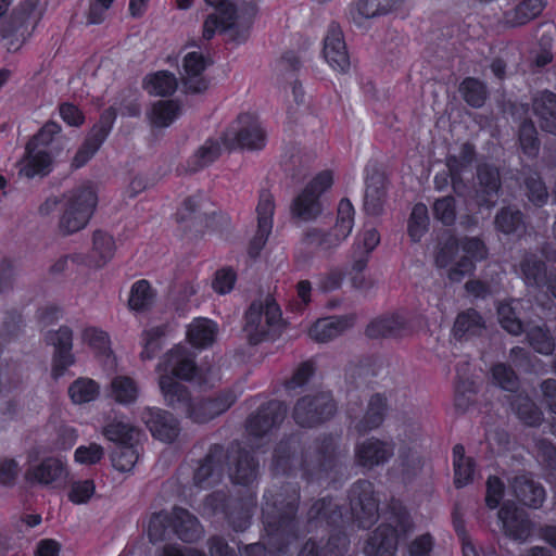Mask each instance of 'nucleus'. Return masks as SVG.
Segmentation results:
<instances>
[{
	"instance_id": "nucleus-1",
	"label": "nucleus",
	"mask_w": 556,
	"mask_h": 556,
	"mask_svg": "<svg viewBox=\"0 0 556 556\" xmlns=\"http://www.w3.org/2000/svg\"><path fill=\"white\" fill-rule=\"evenodd\" d=\"M262 509V522L267 545L262 542L239 547L240 556H285L291 544L301 536V522L298 516L300 507V485L288 483L280 491L267 496Z\"/></svg>"
},
{
	"instance_id": "nucleus-2",
	"label": "nucleus",
	"mask_w": 556,
	"mask_h": 556,
	"mask_svg": "<svg viewBox=\"0 0 556 556\" xmlns=\"http://www.w3.org/2000/svg\"><path fill=\"white\" fill-rule=\"evenodd\" d=\"M307 522H325L331 532L328 538H308L301 545L296 556H343L350 546V538L343 528V506L331 496L316 500L307 511Z\"/></svg>"
},
{
	"instance_id": "nucleus-3",
	"label": "nucleus",
	"mask_w": 556,
	"mask_h": 556,
	"mask_svg": "<svg viewBox=\"0 0 556 556\" xmlns=\"http://www.w3.org/2000/svg\"><path fill=\"white\" fill-rule=\"evenodd\" d=\"M384 518L364 543L363 552L366 556H395L400 536L413 528L410 514L399 500L390 501Z\"/></svg>"
},
{
	"instance_id": "nucleus-4",
	"label": "nucleus",
	"mask_w": 556,
	"mask_h": 556,
	"mask_svg": "<svg viewBox=\"0 0 556 556\" xmlns=\"http://www.w3.org/2000/svg\"><path fill=\"white\" fill-rule=\"evenodd\" d=\"M243 331L250 345L274 342L286 328L282 311L273 298L253 301L244 313Z\"/></svg>"
},
{
	"instance_id": "nucleus-5",
	"label": "nucleus",
	"mask_w": 556,
	"mask_h": 556,
	"mask_svg": "<svg viewBox=\"0 0 556 556\" xmlns=\"http://www.w3.org/2000/svg\"><path fill=\"white\" fill-rule=\"evenodd\" d=\"M204 506L213 515H222L233 531L243 532L252 523L257 495L251 490L240 491L235 495L217 490L205 496Z\"/></svg>"
},
{
	"instance_id": "nucleus-6",
	"label": "nucleus",
	"mask_w": 556,
	"mask_h": 556,
	"mask_svg": "<svg viewBox=\"0 0 556 556\" xmlns=\"http://www.w3.org/2000/svg\"><path fill=\"white\" fill-rule=\"evenodd\" d=\"M338 440L334 434L321 433L313 441V453L305 452L300 460L301 478L308 484H321L338 466Z\"/></svg>"
},
{
	"instance_id": "nucleus-7",
	"label": "nucleus",
	"mask_w": 556,
	"mask_h": 556,
	"mask_svg": "<svg viewBox=\"0 0 556 556\" xmlns=\"http://www.w3.org/2000/svg\"><path fill=\"white\" fill-rule=\"evenodd\" d=\"M203 204L204 195L200 192L187 197L175 214L177 224L197 236L225 230L229 226V217L222 212H202Z\"/></svg>"
},
{
	"instance_id": "nucleus-8",
	"label": "nucleus",
	"mask_w": 556,
	"mask_h": 556,
	"mask_svg": "<svg viewBox=\"0 0 556 556\" xmlns=\"http://www.w3.org/2000/svg\"><path fill=\"white\" fill-rule=\"evenodd\" d=\"M98 204V194L91 186L73 189L60 217L59 227L63 235L75 233L87 226Z\"/></svg>"
},
{
	"instance_id": "nucleus-9",
	"label": "nucleus",
	"mask_w": 556,
	"mask_h": 556,
	"mask_svg": "<svg viewBox=\"0 0 556 556\" xmlns=\"http://www.w3.org/2000/svg\"><path fill=\"white\" fill-rule=\"evenodd\" d=\"M337 402L330 392L306 394L298 399L292 418L301 428H316L329 421L337 413Z\"/></svg>"
},
{
	"instance_id": "nucleus-10",
	"label": "nucleus",
	"mask_w": 556,
	"mask_h": 556,
	"mask_svg": "<svg viewBox=\"0 0 556 556\" xmlns=\"http://www.w3.org/2000/svg\"><path fill=\"white\" fill-rule=\"evenodd\" d=\"M332 185V170L324 169L317 173L293 199L290 207L292 216L302 220L317 218L323 212L320 197L331 189Z\"/></svg>"
},
{
	"instance_id": "nucleus-11",
	"label": "nucleus",
	"mask_w": 556,
	"mask_h": 556,
	"mask_svg": "<svg viewBox=\"0 0 556 556\" xmlns=\"http://www.w3.org/2000/svg\"><path fill=\"white\" fill-rule=\"evenodd\" d=\"M239 128L231 134L226 130L222 134V141L225 149L231 151L235 149L256 151L265 148L267 136L262 127L258 117L253 113H241L237 117Z\"/></svg>"
},
{
	"instance_id": "nucleus-12",
	"label": "nucleus",
	"mask_w": 556,
	"mask_h": 556,
	"mask_svg": "<svg viewBox=\"0 0 556 556\" xmlns=\"http://www.w3.org/2000/svg\"><path fill=\"white\" fill-rule=\"evenodd\" d=\"M350 508L357 527L368 529L378 520L379 498L372 482L359 479L349 490Z\"/></svg>"
},
{
	"instance_id": "nucleus-13",
	"label": "nucleus",
	"mask_w": 556,
	"mask_h": 556,
	"mask_svg": "<svg viewBox=\"0 0 556 556\" xmlns=\"http://www.w3.org/2000/svg\"><path fill=\"white\" fill-rule=\"evenodd\" d=\"M116 118L117 110L114 106H109L101 112L98 122L90 128L73 157L74 168L85 166L94 156L110 136Z\"/></svg>"
},
{
	"instance_id": "nucleus-14",
	"label": "nucleus",
	"mask_w": 556,
	"mask_h": 556,
	"mask_svg": "<svg viewBox=\"0 0 556 556\" xmlns=\"http://www.w3.org/2000/svg\"><path fill=\"white\" fill-rule=\"evenodd\" d=\"M459 248L464 255L447 270V277L453 282H460L466 276L472 275L477 263L489 255L485 242L479 237H460Z\"/></svg>"
},
{
	"instance_id": "nucleus-15",
	"label": "nucleus",
	"mask_w": 556,
	"mask_h": 556,
	"mask_svg": "<svg viewBox=\"0 0 556 556\" xmlns=\"http://www.w3.org/2000/svg\"><path fill=\"white\" fill-rule=\"evenodd\" d=\"M45 341L48 345L54 348L51 377L58 381L75 364V356L72 353L73 330L68 326H61L58 330H49L45 334Z\"/></svg>"
},
{
	"instance_id": "nucleus-16",
	"label": "nucleus",
	"mask_w": 556,
	"mask_h": 556,
	"mask_svg": "<svg viewBox=\"0 0 556 556\" xmlns=\"http://www.w3.org/2000/svg\"><path fill=\"white\" fill-rule=\"evenodd\" d=\"M287 412V405L282 401L270 400L262 404L247 419L245 428L248 433L255 438L265 437L271 430L281 426L286 419Z\"/></svg>"
},
{
	"instance_id": "nucleus-17",
	"label": "nucleus",
	"mask_w": 556,
	"mask_h": 556,
	"mask_svg": "<svg viewBox=\"0 0 556 556\" xmlns=\"http://www.w3.org/2000/svg\"><path fill=\"white\" fill-rule=\"evenodd\" d=\"M237 401L232 390H223L210 397L190 400L186 409L188 417L197 424H205L227 412Z\"/></svg>"
},
{
	"instance_id": "nucleus-18",
	"label": "nucleus",
	"mask_w": 556,
	"mask_h": 556,
	"mask_svg": "<svg viewBox=\"0 0 556 556\" xmlns=\"http://www.w3.org/2000/svg\"><path fill=\"white\" fill-rule=\"evenodd\" d=\"M275 208L276 204L273 194L267 190H262L256 205L257 229L248 245V255L252 260H256L260 256L271 233Z\"/></svg>"
},
{
	"instance_id": "nucleus-19",
	"label": "nucleus",
	"mask_w": 556,
	"mask_h": 556,
	"mask_svg": "<svg viewBox=\"0 0 556 556\" xmlns=\"http://www.w3.org/2000/svg\"><path fill=\"white\" fill-rule=\"evenodd\" d=\"M37 5V0H26L14 9L10 22L2 28V37L7 40L9 51L18 50L31 35L35 24H29V16Z\"/></svg>"
},
{
	"instance_id": "nucleus-20",
	"label": "nucleus",
	"mask_w": 556,
	"mask_h": 556,
	"mask_svg": "<svg viewBox=\"0 0 556 556\" xmlns=\"http://www.w3.org/2000/svg\"><path fill=\"white\" fill-rule=\"evenodd\" d=\"M225 453L229 455L225 458V463L231 462L229 471L232 483L242 486L251 485L257 478L260 467L255 453L245 450L239 443H232Z\"/></svg>"
},
{
	"instance_id": "nucleus-21",
	"label": "nucleus",
	"mask_w": 556,
	"mask_h": 556,
	"mask_svg": "<svg viewBox=\"0 0 556 556\" xmlns=\"http://www.w3.org/2000/svg\"><path fill=\"white\" fill-rule=\"evenodd\" d=\"M156 369L159 372L169 374L172 377L185 381H191L198 372L194 355L181 345H175L165 353Z\"/></svg>"
},
{
	"instance_id": "nucleus-22",
	"label": "nucleus",
	"mask_w": 556,
	"mask_h": 556,
	"mask_svg": "<svg viewBox=\"0 0 556 556\" xmlns=\"http://www.w3.org/2000/svg\"><path fill=\"white\" fill-rule=\"evenodd\" d=\"M414 331L413 320L403 313H392L374 318L366 327L369 339L402 338Z\"/></svg>"
},
{
	"instance_id": "nucleus-23",
	"label": "nucleus",
	"mask_w": 556,
	"mask_h": 556,
	"mask_svg": "<svg viewBox=\"0 0 556 556\" xmlns=\"http://www.w3.org/2000/svg\"><path fill=\"white\" fill-rule=\"evenodd\" d=\"M141 419L151 432V435L164 443L174 442L180 433V424L167 410L159 407H147L141 414Z\"/></svg>"
},
{
	"instance_id": "nucleus-24",
	"label": "nucleus",
	"mask_w": 556,
	"mask_h": 556,
	"mask_svg": "<svg viewBox=\"0 0 556 556\" xmlns=\"http://www.w3.org/2000/svg\"><path fill=\"white\" fill-rule=\"evenodd\" d=\"M225 448L219 443H214L208 447L205 456L199 460L198 467L193 471V483L201 489L211 488L218 481L225 464L228 458Z\"/></svg>"
},
{
	"instance_id": "nucleus-25",
	"label": "nucleus",
	"mask_w": 556,
	"mask_h": 556,
	"mask_svg": "<svg viewBox=\"0 0 556 556\" xmlns=\"http://www.w3.org/2000/svg\"><path fill=\"white\" fill-rule=\"evenodd\" d=\"M394 454V444L371 437L355 447L356 463L364 468H374L388 463Z\"/></svg>"
},
{
	"instance_id": "nucleus-26",
	"label": "nucleus",
	"mask_w": 556,
	"mask_h": 556,
	"mask_svg": "<svg viewBox=\"0 0 556 556\" xmlns=\"http://www.w3.org/2000/svg\"><path fill=\"white\" fill-rule=\"evenodd\" d=\"M354 313L318 318L309 328L308 336L316 342H329L355 325Z\"/></svg>"
},
{
	"instance_id": "nucleus-27",
	"label": "nucleus",
	"mask_w": 556,
	"mask_h": 556,
	"mask_svg": "<svg viewBox=\"0 0 556 556\" xmlns=\"http://www.w3.org/2000/svg\"><path fill=\"white\" fill-rule=\"evenodd\" d=\"M18 175L33 179L46 177L53 169V155L47 149H38L26 144L23 157L18 162Z\"/></svg>"
},
{
	"instance_id": "nucleus-28",
	"label": "nucleus",
	"mask_w": 556,
	"mask_h": 556,
	"mask_svg": "<svg viewBox=\"0 0 556 556\" xmlns=\"http://www.w3.org/2000/svg\"><path fill=\"white\" fill-rule=\"evenodd\" d=\"M497 515L506 536L514 540H526L530 535L531 521L515 503H504Z\"/></svg>"
},
{
	"instance_id": "nucleus-29",
	"label": "nucleus",
	"mask_w": 556,
	"mask_h": 556,
	"mask_svg": "<svg viewBox=\"0 0 556 556\" xmlns=\"http://www.w3.org/2000/svg\"><path fill=\"white\" fill-rule=\"evenodd\" d=\"M66 475L65 463L54 456L45 457L38 465L30 466L25 472V479L31 483L49 485Z\"/></svg>"
},
{
	"instance_id": "nucleus-30",
	"label": "nucleus",
	"mask_w": 556,
	"mask_h": 556,
	"mask_svg": "<svg viewBox=\"0 0 556 556\" xmlns=\"http://www.w3.org/2000/svg\"><path fill=\"white\" fill-rule=\"evenodd\" d=\"M485 329V320L476 308H467L459 312L452 327V336L458 341H468L480 337Z\"/></svg>"
},
{
	"instance_id": "nucleus-31",
	"label": "nucleus",
	"mask_w": 556,
	"mask_h": 556,
	"mask_svg": "<svg viewBox=\"0 0 556 556\" xmlns=\"http://www.w3.org/2000/svg\"><path fill=\"white\" fill-rule=\"evenodd\" d=\"M296 441L293 435L282 438L273 452L271 468L275 475L293 477L296 473Z\"/></svg>"
},
{
	"instance_id": "nucleus-32",
	"label": "nucleus",
	"mask_w": 556,
	"mask_h": 556,
	"mask_svg": "<svg viewBox=\"0 0 556 556\" xmlns=\"http://www.w3.org/2000/svg\"><path fill=\"white\" fill-rule=\"evenodd\" d=\"M388 410L389 404L386 394H372L363 417L355 425V429L361 434L378 429L384 422Z\"/></svg>"
},
{
	"instance_id": "nucleus-33",
	"label": "nucleus",
	"mask_w": 556,
	"mask_h": 556,
	"mask_svg": "<svg viewBox=\"0 0 556 556\" xmlns=\"http://www.w3.org/2000/svg\"><path fill=\"white\" fill-rule=\"evenodd\" d=\"M494 228L505 236L521 238L527 230L526 215L514 205L501 207L494 216Z\"/></svg>"
},
{
	"instance_id": "nucleus-34",
	"label": "nucleus",
	"mask_w": 556,
	"mask_h": 556,
	"mask_svg": "<svg viewBox=\"0 0 556 556\" xmlns=\"http://www.w3.org/2000/svg\"><path fill=\"white\" fill-rule=\"evenodd\" d=\"M510 409L521 424L528 427H540L544 414L533 400L525 392H517L508 396Z\"/></svg>"
},
{
	"instance_id": "nucleus-35",
	"label": "nucleus",
	"mask_w": 556,
	"mask_h": 556,
	"mask_svg": "<svg viewBox=\"0 0 556 556\" xmlns=\"http://www.w3.org/2000/svg\"><path fill=\"white\" fill-rule=\"evenodd\" d=\"M217 333L216 321L206 317H195L187 327L186 338L192 348L203 350L213 345Z\"/></svg>"
},
{
	"instance_id": "nucleus-36",
	"label": "nucleus",
	"mask_w": 556,
	"mask_h": 556,
	"mask_svg": "<svg viewBox=\"0 0 556 556\" xmlns=\"http://www.w3.org/2000/svg\"><path fill=\"white\" fill-rule=\"evenodd\" d=\"M517 500L530 508H540L545 501V489L528 475L517 476L513 483Z\"/></svg>"
},
{
	"instance_id": "nucleus-37",
	"label": "nucleus",
	"mask_w": 556,
	"mask_h": 556,
	"mask_svg": "<svg viewBox=\"0 0 556 556\" xmlns=\"http://www.w3.org/2000/svg\"><path fill=\"white\" fill-rule=\"evenodd\" d=\"M324 56L333 68L345 70V67L351 65L343 34L340 28L331 27L329 29L324 42Z\"/></svg>"
},
{
	"instance_id": "nucleus-38",
	"label": "nucleus",
	"mask_w": 556,
	"mask_h": 556,
	"mask_svg": "<svg viewBox=\"0 0 556 556\" xmlns=\"http://www.w3.org/2000/svg\"><path fill=\"white\" fill-rule=\"evenodd\" d=\"M173 535L185 543L197 542L201 535V526L198 518L180 506L173 507Z\"/></svg>"
},
{
	"instance_id": "nucleus-39",
	"label": "nucleus",
	"mask_w": 556,
	"mask_h": 556,
	"mask_svg": "<svg viewBox=\"0 0 556 556\" xmlns=\"http://www.w3.org/2000/svg\"><path fill=\"white\" fill-rule=\"evenodd\" d=\"M469 366L470 364L468 362L464 364L459 363L456 366L454 406L458 413H465L473 404V397L477 394L475 379L463 375V371L469 369Z\"/></svg>"
},
{
	"instance_id": "nucleus-40",
	"label": "nucleus",
	"mask_w": 556,
	"mask_h": 556,
	"mask_svg": "<svg viewBox=\"0 0 556 556\" xmlns=\"http://www.w3.org/2000/svg\"><path fill=\"white\" fill-rule=\"evenodd\" d=\"M224 143L222 136L219 138H208L198 148V150L188 159L187 170L197 173L213 164L222 154Z\"/></svg>"
},
{
	"instance_id": "nucleus-41",
	"label": "nucleus",
	"mask_w": 556,
	"mask_h": 556,
	"mask_svg": "<svg viewBox=\"0 0 556 556\" xmlns=\"http://www.w3.org/2000/svg\"><path fill=\"white\" fill-rule=\"evenodd\" d=\"M114 238L103 230H96L92 236V249L88 254V265L101 268L106 265L115 253Z\"/></svg>"
},
{
	"instance_id": "nucleus-42",
	"label": "nucleus",
	"mask_w": 556,
	"mask_h": 556,
	"mask_svg": "<svg viewBox=\"0 0 556 556\" xmlns=\"http://www.w3.org/2000/svg\"><path fill=\"white\" fill-rule=\"evenodd\" d=\"M159 384L164 400L172 408L187 407L191 400L189 389L169 374L160 375Z\"/></svg>"
},
{
	"instance_id": "nucleus-43",
	"label": "nucleus",
	"mask_w": 556,
	"mask_h": 556,
	"mask_svg": "<svg viewBox=\"0 0 556 556\" xmlns=\"http://www.w3.org/2000/svg\"><path fill=\"white\" fill-rule=\"evenodd\" d=\"M534 112L543 131L556 135V93L544 90L534 100Z\"/></svg>"
},
{
	"instance_id": "nucleus-44",
	"label": "nucleus",
	"mask_w": 556,
	"mask_h": 556,
	"mask_svg": "<svg viewBox=\"0 0 556 556\" xmlns=\"http://www.w3.org/2000/svg\"><path fill=\"white\" fill-rule=\"evenodd\" d=\"M453 529L460 542L463 556H498L496 549L491 547H480L479 549L472 544L470 535L466 529V521L463 514L457 507L452 511Z\"/></svg>"
},
{
	"instance_id": "nucleus-45",
	"label": "nucleus",
	"mask_w": 556,
	"mask_h": 556,
	"mask_svg": "<svg viewBox=\"0 0 556 556\" xmlns=\"http://www.w3.org/2000/svg\"><path fill=\"white\" fill-rule=\"evenodd\" d=\"M181 111L178 100H159L152 104L148 118L153 127L166 128L181 115Z\"/></svg>"
},
{
	"instance_id": "nucleus-46",
	"label": "nucleus",
	"mask_w": 556,
	"mask_h": 556,
	"mask_svg": "<svg viewBox=\"0 0 556 556\" xmlns=\"http://www.w3.org/2000/svg\"><path fill=\"white\" fill-rule=\"evenodd\" d=\"M454 467V485L462 489L472 482L476 462L472 457H467L463 444H455L452 451Z\"/></svg>"
},
{
	"instance_id": "nucleus-47",
	"label": "nucleus",
	"mask_w": 556,
	"mask_h": 556,
	"mask_svg": "<svg viewBox=\"0 0 556 556\" xmlns=\"http://www.w3.org/2000/svg\"><path fill=\"white\" fill-rule=\"evenodd\" d=\"M520 271L527 286L543 288L549 277L546 263L535 254L526 255L520 262Z\"/></svg>"
},
{
	"instance_id": "nucleus-48",
	"label": "nucleus",
	"mask_w": 556,
	"mask_h": 556,
	"mask_svg": "<svg viewBox=\"0 0 556 556\" xmlns=\"http://www.w3.org/2000/svg\"><path fill=\"white\" fill-rule=\"evenodd\" d=\"M143 89L153 97L172 96L177 87V77L173 72H151L143 78Z\"/></svg>"
},
{
	"instance_id": "nucleus-49",
	"label": "nucleus",
	"mask_w": 556,
	"mask_h": 556,
	"mask_svg": "<svg viewBox=\"0 0 556 556\" xmlns=\"http://www.w3.org/2000/svg\"><path fill=\"white\" fill-rule=\"evenodd\" d=\"M156 299V291L146 279L134 282L129 292L128 307L138 313L149 311Z\"/></svg>"
},
{
	"instance_id": "nucleus-50",
	"label": "nucleus",
	"mask_w": 556,
	"mask_h": 556,
	"mask_svg": "<svg viewBox=\"0 0 556 556\" xmlns=\"http://www.w3.org/2000/svg\"><path fill=\"white\" fill-rule=\"evenodd\" d=\"M173 509L153 513L148 525V538L152 544L163 542L173 534Z\"/></svg>"
},
{
	"instance_id": "nucleus-51",
	"label": "nucleus",
	"mask_w": 556,
	"mask_h": 556,
	"mask_svg": "<svg viewBox=\"0 0 556 556\" xmlns=\"http://www.w3.org/2000/svg\"><path fill=\"white\" fill-rule=\"evenodd\" d=\"M100 394L99 383L87 377H79L68 387V396L74 404L90 403Z\"/></svg>"
},
{
	"instance_id": "nucleus-52",
	"label": "nucleus",
	"mask_w": 556,
	"mask_h": 556,
	"mask_svg": "<svg viewBox=\"0 0 556 556\" xmlns=\"http://www.w3.org/2000/svg\"><path fill=\"white\" fill-rule=\"evenodd\" d=\"M459 92L464 101L473 109L482 108L489 96L485 83L472 77H467L460 83Z\"/></svg>"
},
{
	"instance_id": "nucleus-53",
	"label": "nucleus",
	"mask_w": 556,
	"mask_h": 556,
	"mask_svg": "<svg viewBox=\"0 0 556 556\" xmlns=\"http://www.w3.org/2000/svg\"><path fill=\"white\" fill-rule=\"evenodd\" d=\"M428 208L424 203H416L407 220V235L412 242L418 243L429 230Z\"/></svg>"
},
{
	"instance_id": "nucleus-54",
	"label": "nucleus",
	"mask_w": 556,
	"mask_h": 556,
	"mask_svg": "<svg viewBox=\"0 0 556 556\" xmlns=\"http://www.w3.org/2000/svg\"><path fill=\"white\" fill-rule=\"evenodd\" d=\"M139 388L128 376H116L111 382V396L118 404L129 405L137 401Z\"/></svg>"
},
{
	"instance_id": "nucleus-55",
	"label": "nucleus",
	"mask_w": 556,
	"mask_h": 556,
	"mask_svg": "<svg viewBox=\"0 0 556 556\" xmlns=\"http://www.w3.org/2000/svg\"><path fill=\"white\" fill-rule=\"evenodd\" d=\"M531 348L539 354L549 356L556 353V342L546 326H533L526 332Z\"/></svg>"
},
{
	"instance_id": "nucleus-56",
	"label": "nucleus",
	"mask_w": 556,
	"mask_h": 556,
	"mask_svg": "<svg viewBox=\"0 0 556 556\" xmlns=\"http://www.w3.org/2000/svg\"><path fill=\"white\" fill-rule=\"evenodd\" d=\"M341 231H338L333 226L329 231H323L318 228H311L305 231L303 242L307 245H314L320 250H331L340 245L346 238L340 237Z\"/></svg>"
},
{
	"instance_id": "nucleus-57",
	"label": "nucleus",
	"mask_w": 556,
	"mask_h": 556,
	"mask_svg": "<svg viewBox=\"0 0 556 556\" xmlns=\"http://www.w3.org/2000/svg\"><path fill=\"white\" fill-rule=\"evenodd\" d=\"M167 331V324L157 325L143 331L144 344L140 354L142 359H153L157 356L163 349Z\"/></svg>"
},
{
	"instance_id": "nucleus-58",
	"label": "nucleus",
	"mask_w": 556,
	"mask_h": 556,
	"mask_svg": "<svg viewBox=\"0 0 556 556\" xmlns=\"http://www.w3.org/2000/svg\"><path fill=\"white\" fill-rule=\"evenodd\" d=\"M424 466L422 457L410 446L399 448V467L404 482L414 480Z\"/></svg>"
},
{
	"instance_id": "nucleus-59",
	"label": "nucleus",
	"mask_w": 556,
	"mask_h": 556,
	"mask_svg": "<svg viewBox=\"0 0 556 556\" xmlns=\"http://www.w3.org/2000/svg\"><path fill=\"white\" fill-rule=\"evenodd\" d=\"M518 142L521 152L529 159H534L540 152V139L534 123L531 119L523 121L519 126Z\"/></svg>"
},
{
	"instance_id": "nucleus-60",
	"label": "nucleus",
	"mask_w": 556,
	"mask_h": 556,
	"mask_svg": "<svg viewBox=\"0 0 556 556\" xmlns=\"http://www.w3.org/2000/svg\"><path fill=\"white\" fill-rule=\"evenodd\" d=\"M491 377L500 389L517 393L520 388V380L516 371L506 363H496L491 367Z\"/></svg>"
},
{
	"instance_id": "nucleus-61",
	"label": "nucleus",
	"mask_w": 556,
	"mask_h": 556,
	"mask_svg": "<svg viewBox=\"0 0 556 556\" xmlns=\"http://www.w3.org/2000/svg\"><path fill=\"white\" fill-rule=\"evenodd\" d=\"M542 10V0H523L513 11L506 13V21L511 26L523 25L539 16Z\"/></svg>"
},
{
	"instance_id": "nucleus-62",
	"label": "nucleus",
	"mask_w": 556,
	"mask_h": 556,
	"mask_svg": "<svg viewBox=\"0 0 556 556\" xmlns=\"http://www.w3.org/2000/svg\"><path fill=\"white\" fill-rule=\"evenodd\" d=\"M477 179L483 193L494 197L501 189V176L498 168L489 163L477 167Z\"/></svg>"
},
{
	"instance_id": "nucleus-63",
	"label": "nucleus",
	"mask_w": 556,
	"mask_h": 556,
	"mask_svg": "<svg viewBox=\"0 0 556 556\" xmlns=\"http://www.w3.org/2000/svg\"><path fill=\"white\" fill-rule=\"evenodd\" d=\"M526 195L530 203L536 207H543L548 201V191L539 173L527 176L523 180Z\"/></svg>"
},
{
	"instance_id": "nucleus-64",
	"label": "nucleus",
	"mask_w": 556,
	"mask_h": 556,
	"mask_svg": "<svg viewBox=\"0 0 556 556\" xmlns=\"http://www.w3.org/2000/svg\"><path fill=\"white\" fill-rule=\"evenodd\" d=\"M138 459L139 446L136 442L123 446H116L112 453L113 467L122 472L130 471Z\"/></svg>"
}]
</instances>
